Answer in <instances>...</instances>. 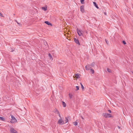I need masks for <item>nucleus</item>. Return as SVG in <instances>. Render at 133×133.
<instances>
[{
  "label": "nucleus",
  "mask_w": 133,
  "mask_h": 133,
  "mask_svg": "<svg viewBox=\"0 0 133 133\" xmlns=\"http://www.w3.org/2000/svg\"><path fill=\"white\" fill-rule=\"evenodd\" d=\"M108 111L110 113H111V111L110 110H108Z\"/></svg>",
  "instance_id": "28"
},
{
  "label": "nucleus",
  "mask_w": 133,
  "mask_h": 133,
  "mask_svg": "<svg viewBox=\"0 0 133 133\" xmlns=\"http://www.w3.org/2000/svg\"><path fill=\"white\" fill-rule=\"evenodd\" d=\"M66 38H67V39H68V38L67 37Z\"/></svg>",
  "instance_id": "32"
},
{
  "label": "nucleus",
  "mask_w": 133,
  "mask_h": 133,
  "mask_svg": "<svg viewBox=\"0 0 133 133\" xmlns=\"http://www.w3.org/2000/svg\"><path fill=\"white\" fill-rule=\"evenodd\" d=\"M103 116L105 118H113V116L111 114H109L108 113H105L103 114Z\"/></svg>",
  "instance_id": "4"
},
{
  "label": "nucleus",
  "mask_w": 133,
  "mask_h": 133,
  "mask_svg": "<svg viewBox=\"0 0 133 133\" xmlns=\"http://www.w3.org/2000/svg\"><path fill=\"white\" fill-rule=\"evenodd\" d=\"M60 118L58 120L57 123L60 125H62L65 124L63 118L61 117V115L60 117H59Z\"/></svg>",
  "instance_id": "2"
},
{
  "label": "nucleus",
  "mask_w": 133,
  "mask_h": 133,
  "mask_svg": "<svg viewBox=\"0 0 133 133\" xmlns=\"http://www.w3.org/2000/svg\"><path fill=\"white\" fill-rule=\"evenodd\" d=\"M106 69L107 72L109 73H111L112 72V71L110 69L107 68H106Z\"/></svg>",
  "instance_id": "13"
},
{
  "label": "nucleus",
  "mask_w": 133,
  "mask_h": 133,
  "mask_svg": "<svg viewBox=\"0 0 133 133\" xmlns=\"http://www.w3.org/2000/svg\"><path fill=\"white\" fill-rule=\"evenodd\" d=\"M2 16V15L1 13H0V16Z\"/></svg>",
  "instance_id": "29"
},
{
  "label": "nucleus",
  "mask_w": 133,
  "mask_h": 133,
  "mask_svg": "<svg viewBox=\"0 0 133 133\" xmlns=\"http://www.w3.org/2000/svg\"><path fill=\"white\" fill-rule=\"evenodd\" d=\"M93 3L94 4V5L95 6L96 8H97L98 9V6H97V5L96 3H95V2H93Z\"/></svg>",
  "instance_id": "26"
},
{
  "label": "nucleus",
  "mask_w": 133,
  "mask_h": 133,
  "mask_svg": "<svg viewBox=\"0 0 133 133\" xmlns=\"http://www.w3.org/2000/svg\"><path fill=\"white\" fill-rule=\"evenodd\" d=\"M11 118L10 121V122L12 124H14L17 122V120L15 116L12 115H10Z\"/></svg>",
  "instance_id": "1"
},
{
  "label": "nucleus",
  "mask_w": 133,
  "mask_h": 133,
  "mask_svg": "<svg viewBox=\"0 0 133 133\" xmlns=\"http://www.w3.org/2000/svg\"><path fill=\"white\" fill-rule=\"evenodd\" d=\"M77 33L79 36H82L83 35V31L81 30H77Z\"/></svg>",
  "instance_id": "7"
},
{
  "label": "nucleus",
  "mask_w": 133,
  "mask_h": 133,
  "mask_svg": "<svg viewBox=\"0 0 133 133\" xmlns=\"http://www.w3.org/2000/svg\"><path fill=\"white\" fill-rule=\"evenodd\" d=\"M80 84H81V87L82 90H84V87L83 86V85L81 83Z\"/></svg>",
  "instance_id": "23"
},
{
  "label": "nucleus",
  "mask_w": 133,
  "mask_h": 133,
  "mask_svg": "<svg viewBox=\"0 0 133 133\" xmlns=\"http://www.w3.org/2000/svg\"><path fill=\"white\" fill-rule=\"evenodd\" d=\"M74 41L77 44L80 45V44L79 41V40L78 39H76L75 38H74Z\"/></svg>",
  "instance_id": "9"
},
{
  "label": "nucleus",
  "mask_w": 133,
  "mask_h": 133,
  "mask_svg": "<svg viewBox=\"0 0 133 133\" xmlns=\"http://www.w3.org/2000/svg\"><path fill=\"white\" fill-rule=\"evenodd\" d=\"M73 124L74 125L76 126L77 125L78 123L76 121L73 122Z\"/></svg>",
  "instance_id": "22"
},
{
  "label": "nucleus",
  "mask_w": 133,
  "mask_h": 133,
  "mask_svg": "<svg viewBox=\"0 0 133 133\" xmlns=\"http://www.w3.org/2000/svg\"><path fill=\"white\" fill-rule=\"evenodd\" d=\"M69 116L66 117H65V120L64 121L65 123H67L68 122L69 118Z\"/></svg>",
  "instance_id": "11"
},
{
  "label": "nucleus",
  "mask_w": 133,
  "mask_h": 133,
  "mask_svg": "<svg viewBox=\"0 0 133 133\" xmlns=\"http://www.w3.org/2000/svg\"><path fill=\"white\" fill-rule=\"evenodd\" d=\"M48 56H49V59L50 60H52L53 58L52 56L51 55V54H48Z\"/></svg>",
  "instance_id": "15"
},
{
  "label": "nucleus",
  "mask_w": 133,
  "mask_h": 133,
  "mask_svg": "<svg viewBox=\"0 0 133 133\" xmlns=\"http://www.w3.org/2000/svg\"><path fill=\"white\" fill-rule=\"evenodd\" d=\"M81 11L82 12H84V6L83 5L81 6H80Z\"/></svg>",
  "instance_id": "12"
},
{
  "label": "nucleus",
  "mask_w": 133,
  "mask_h": 133,
  "mask_svg": "<svg viewBox=\"0 0 133 133\" xmlns=\"http://www.w3.org/2000/svg\"><path fill=\"white\" fill-rule=\"evenodd\" d=\"M10 133H18V132L12 127L10 128Z\"/></svg>",
  "instance_id": "6"
},
{
  "label": "nucleus",
  "mask_w": 133,
  "mask_h": 133,
  "mask_svg": "<svg viewBox=\"0 0 133 133\" xmlns=\"http://www.w3.org/2000/svg\"><path fill=\"white\" fill-rule=\"evenodd\" d=\"M104 14L105 15H107V13L105 12H104Z\"/></svg>",
  "instance_id": "30"
},
{
  "label": "nucleus",
  "mask_w": 133,
  "mask_h": 133,
  "mask_svg": "<svg viewBox=\"0 0 133 133\" xmlns=\"http://www.w3.org/2000/svg\"><path fill=\"white\" fill-rule=\"evenodd\" d=\"M85 68L87 70H89V66L88 65H86L85 66Z\"/></svg>",
  "instance_id": "19"
},
{
  "label": "nucleus",
  "mask_w": 133,
  "mask_h": 133,
  "mask_svg": "<svg viewBox=\"0 0 133 133\" xmlns=\"http://www.w3.org/2000/svg\"><path fill=\"white\" fill-rule=\"evenodd\" d=\"M53 112L55 114L58 115L59 117H60V113L57 109L54 108L53 111Z\"/></svg>",
  "instance_id": "5"
},
{
  "label": "nucleus",
  "mask_w": 133,
  "mask_h": 133,
  "mask_svg": "<svg viewBox=\"0 0 133 133\" xmlns=\"http://www.w3.org/2000/svg\"><path fill=\"white\" fill-rule=\"evenodd\" d=\"M64 35L66 36V35L67 34L68 35H67V36L68 37H69V35L71 33L69 30H68V28H65L64 29Z\"/></svg>",
  "instance_id": "3"
},
{
  "label": "nucleus",
  "mask_w": 133,
  "mask_h": 133,
  "mask_svg": "<svg viewBox=\"0 0 133 133\" xmlns=\"http://www.w3.org/2000/svg\"><path fill=\"white\" fill-rule=\"evenodd\" d=\"M69 98H71L73 97V95L71 93H69Z\"/></svg>",
  "instance_id": "20"
},
{
  "label": "nucleus",
  "mask_w": 133,
  "mask_h": 133,
  "mask_svg": "<svg viewBox=\"0 0 133 133\" xmlns=\"http://www.w3.org/2000/svg\"><path fill=\"white\" fill-rule=\"evenodd\" d=\"M42 9L44 11H46L47 9V6L45 5L44 6L42 7Z\"/></svg>",
  "instance_id": "10"
},
{
  "label": "nucleus",
  "mask_w": 133,
  "mask_h": 133,
  "mask_svg": "<svg viewBox=\"0 0 133 133\" xmlns=\"http://www.w3.org/2000/svg\"><path fill=\"white\" fill-rule=\"evenodd\" d=\"M44 23H45L47 24V25H49L52 26V25L51 23H50L48 21H45Z\"/></svg>",
  "instance_id": "14"
},
{
  "label": "nucleus",
  "mask_w": 133,
  "mask_h": 133,
  "mask_svg": "<svg viewBox=\"0 0 133 133\" xmlns=\"http://www.w3.org/2000/svg\"><path fill=\"white\" fill-rule=\"evenodd\" d=\"M73 77L74 78L75 80L76 79L80 77V75L77 74H75L74 75Z\"/></svg>",
  "instance_id": "8"
},
{
  "label": "nucleus",
  "mask_w": 133,
  "mask_h": 133,
  "mask_svg": "<svg viewBox=\"0 0 133 133\" xmlns=\"http://www.w3.org/2000/svg\"><path fill=\"white\" fill-rule=\"evenodd\" d=\"M69 39V40H71L70 39Z\"/></svg>",
  "instance_id": "31"
},
{
  "label": "nucleus",
  "mask_w": 133,
  "mask_h": 133,
  "mask_svg": "<svg viewBox=\"0 0 133 133\" xmlns=\"http://www.w3.org/2000/svg\"><path fill=\"white\" fill-rule=\"evenodd\" d=\"M90 73L92 74H94L95 72L94 70L93 69H91L90 70Z\"/></svg>",
  "instance_id": "18"
},
{
  "label": "nucleus",
  "mask_w": 133,
  "mask_h": 133,
  "mask_svg": "<svg viewBox=\"0 0 133 133\" xmlns=\"http://www.w3.org/2000/svg\"><path fill=\"white\" fill-rule=\"evenodd\" d=\"M0 120H2L3 121H5V119L3 117H0Z\"/></svg>",
  "instance_id": "17"
},
{
  "label": "nucleus",
  "mask_w": 133,
  "mask_h": 133,
  "mask_svg": "<svg viewBox=\"0 0 133 133\" xmlns=\"http://www.w3.org/2000/svg\"><path fill=\"white\" fill-rule=\"evenodd\" d=\"M95 65V63L94 62H92L90 64V66H93Z\"/></svg>",
  "instance_id": "25"
},
{
  "label": "nucleus",
  "mask_w": 133,
  "mask_h": 133,
  "mask_svg": "<svg viewBox=\"0 0 133 133\" xmlns=\"http://www.w3.org/2000/svg\"><path fill=\"white\" fill-rule=\"evenodd\" d=\"M79 89V87L78 86H76L75 87V90L76 91H77Z\"/></svg>",
  "instance_id": "21"
},
{
  "label": "nucleus",
  "mask_w": 133,
  "mask_h": 133,
  "mask_svg": "<svg viewBox=\"0 0 133 133\" xmlns=\"http://www.w3.org/2000/svg\"><path fill=\"white\" fill-rule=\"evenodd\" d=\"M81 3L82 4H84V1L85 0H80Z\"/></svg>",
  "instance_id": "24"
},
{
  "label": "nucleus",
  "mask_w": 133,
  "mask_h": 133,
  "mask_svg": "<svg viewBox=\"0 0 133 133\" xmlns=\"http://www.w3.org/2000/svg\"><path fill=\"white\" fill-rule=\"evenodd\" d=\"M62 105L64 107H65L66 106V104L64 102H62Z\"/></svg>",
  "instance_id": "16"
},
{
  "label": "nucleus",
  "mask_w": 133,
  "mask_h": 133,
  "mask_svg": "<svg viewBox=\"0 0 133 133\" xmlns=\"http://www.w3.org/2000/svg\"><path fill=\"white\" fill-rule=\"evenodd\" d=\"M123 43L124 45H125V44H126V42L125 41H123Z\"/></svg>",
  "instance_id": "27"
}]
</instances>
